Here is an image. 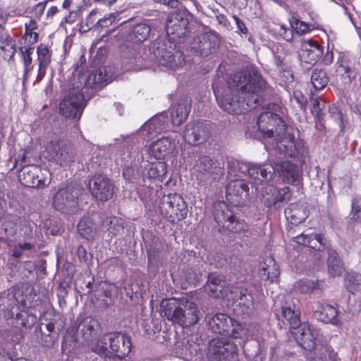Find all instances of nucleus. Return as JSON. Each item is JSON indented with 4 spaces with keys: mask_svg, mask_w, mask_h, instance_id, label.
I'll list each match as a JSON object with an SVG mask.
<instances>
[{
    "mask_svg": "<svg viewBox=\"0 0 361 361\" xmlns=\"http://www.w3.org/2000/svg\"><path fill=\"white\" fill-rule=\"evenodd\" d=\"M329 82V78L324 70H314L311 75V83L316 90H321Z\"/></svg>",
    "mask_w": 361,
    "mask_h": 361,
    "instance_id": "37998d69",
    "label": "nucleus"
},
{
    "mask_svg": "<svg viewBox=\"0 0 361 361\" xmlns=\"http://www.w3.org/2000/svg\"><path fill=\"white\" fill-rule=\"evenodd\" d=\"M214 218L222 227L235 233L244 232L248 226L243 219H236L224 202L214 204Z\"/></svg>",
    "mask_w": 361,
    "mask_h": 361,
    "instance_id": "f8f14e48",
    "label": "nucleus"
},
{
    "mask_svg": "<svg viewBox=\"0 0 361 361\" xmlns=\"http://www.w3.org/2000/svg\"><path fill=\"white\" fill-rule=\"evenodd\" d=\"M219 40L216 32H205L194 39L191 48L201 56H207L214 52L219 46Z\"/></svg>",
    "mask_w": 361,
    "mask_h": 361,
    "instance_id": "5701e85b",
    "label": "nucleus"
},
{
    "mask_svg": "<svg viewBox=\"0 0 361 361\" xmlns=\"http://www.w3.org/2000/svg\"><path fill=\"white\" fill-rule=\"evenodd\" d=\"M311 101V111L314 116L319 121L322 118V110L324 107V102L321 98H313V93H312Z\"/></svg>",
    "mask_w": 361,
    "mask_h": 361,
    "instance_id": "8fccbe9b",
    "label": "nucleus"
},
{
    "mask_svg": "<svg viewBox=\"0 0 361 361\" xmlns=\"http://www.w3.org/2000/svg\"><path fill=\"white\" fill-rule=\"evenodd\" d=\"M35 245L30 243H18L11 249V255L14 258H20L27 251L34 250Z\"/></svg>",
    "mask_w": 361,
    "mask_h": 361,
    "instance_id": "09e8293b",
    "label": "nucleus"
},
{
    "mask_svg": "<svg viewBox=\"0 0 361 361\" xmlns=\"http://www.w3.org/2000/svg\"><path fill=\"white\" fill-rule=\"evenodd\" d=\"M0 49L4 51V58L11 59L16 53V44L6 33H0Z\"/></svg>",
    "mask_w": 361,
    "mask_h": 361,
    "instance_id": "4c0bfd02",
    "label": "nucleus"
},
{
    "mask_svg": "<svg viewBox=\"0 0 361 361\" xmlns=\"http://www.w3.org/2000/svg\"><path fill=\"white\" fill-rule=\"evenodd\" d=\"M236 25H237V27L238 29L239 30L240 32H241L242 33H246L247 32V28L244 24V23L236 16H232Z\"/></svg>",
    "mask_w": 361,
    "mask_h": 361,
    "instance_id": "69168bd1",
    "label": "nucleus"
},
{
    "mask_svg": "<svg viewBox=\"0 0 361 361\" xmlns=\"http://www.w3.org/2000/svg\"><path fill=\"white\" fill-rule=\"evenodd\" d=\"M293 99L300 105L301 108H305L307 105V99L300 91H295L293 92Z\"/></svg>",
    "mask_w": 361,
    "mask_h": 361,
    "instance_id": "e2e57ef3",
    "label": "nucleus"
},
{
    "mask_svg": "<svg viewBox=\"0 0 361 361\" xmlns=\"http://www.w3.org/2000/svg\"><path fill=\"white\" fill-rule=\"evenodd\" d=\"M290 332L298 345L305 350H312L315 348V333L308 323H300Z\"/></svg>",
    "mask_w": 361,
    "mask_h": 361,
    "instance_id": "412c9836",
    "label": "nucleus"
},
{
    "mask_svg": "<svg viewBox=\"0 0 361 361\" xmlns=\"http://www.w3.org/2000/svg\"><path fill=\"white\" fill-rule=\"evenodd\" d=\"M154 54L160 66L167 70L176 71L185 65L183 54L166 44H154Z\"/></svg>",
    "mask_w": 361,
    "mask_h": 361,
    "instance_id": "9d476101",
    "label": "nucleus"
},
{
    "mask_svg": "<svg viewBox=\"0 0 361 361\" xmlns=\"http://www.w3.org/2000/svg\"><path fill=\"white\" fill-rule=\"evenodd\" d=\"M290 25L298 34H303L310 30V26L306 23L298 19L290 20Z\"/></svg>",
    "mask_w": 361,
    "mask_h": 361,
    "instance_id": "bf43d9fd",
    "label": "nucleus"
},
{
    "mask_svg": "<svg viewBox=\"0 0 361 361\" xmlns=\"http://www.w3.org/2000/svg\"><path fill=\"white\" fill-rule=\"evenodd\" d=\"M276 142L273 144V147L280 154L286 156L293 157L296 154L297 147L294 140V137L286 133V130L279 136H275Z\"/></svg>",
    "mask_w": 361,
    "mask_h": 361,
    "instance_id": "cd10ccee",
    "label": "nucleus"
},
{
    "mask_svg": "<svg viewBox=\"0 0 361 361\" xmlns=\"http://www.w3.org/2000/svg\"><path fill=\"white\" fill-rule=\"evenodd\" d=\"M208 355L212 361H236L237 346L230 339L214 338L209 342Z\"/></svg>",
    "mask_w": 361,
    "mask_h": 361,
    "instance_id": "ddd939ff",
    "label": "nucleus"
},
{
    "mask_svg": "<svg viewBox=\"0 0 361 361\" xmlns=\"http://www.w3.org/2000/svg\"><path fill=\"white\" fill-rule=\"evenodd\" d=\"M209 135L208 125L200 121L188 122L182 133L183 140L190 146H199L206 142Z\"/></svg>",
    "mask_w": 361,
    "mask_h": 361,
    "instance_id": "dca6fc26",
    "label": "nucleus"
},
{
    "mask_svg": "<svg viewBox=\"0 0 361 361\" xmlns=\"http://www.w3.org/2000/svg\"><path fill=\"white\" fill-rule=\"evenodd\" d=\"M168 118L164 113L157 115L147 121L136 133L140 140L145 142L160 133L167 127Z\"/></svg>",
    "mask_w": 361,
    "mask_h": 361,
    "instance_id": "a211bd4d",
    "label": "nucleus"
},
{
    "mask_svg": "<svg viewBox=\"0 0 361 361\" xmlns=\"http://www.w3.org/2000/svg\"><path fill=\"white\" fill-rule=\"evenodd\" d=\"M249 178L250 179V181L252 185V188L255 190V191L252 190V192L257 193L261 191L264 204L267 207L276 206L275 186L267 184L268 182H264L262 185H258V190L257 191L256 186L253 183V178L251 177Z\"/></svg>",
    "mask_w": 361,
    "mask_h": 361,
    "instance_id": "7c9ffc66",
    "label": "nucleus"
},
{
    "mask_svg": "<svg viewBox=\"0 0 361 361\" xmlns=\"http://www.w3.org/2000/svg\"><path fill=\"white\" fill-rule=\"evenodd\" d=\"M197 312L196 305L192 301L187 300L178 305L170 302L164 310V315L173 323L188 327L197 323Z\"/></svg>",
    "mask_w": 361,
    "mask_h": 361,
    "instance_id": "423d86ee",
    "label": "nucleus"
},
{
    "mask_svg": "<svg viewBox=\"0 0 361 361\" xmlns=\"http://www.w3.org/2000/svg\"><path fill=\"white\" fill-rule=\"evenodd\" d=\"M281 114H283V107L281 104L274 103L269 104L268 110L259 114L257 124L264 137L279 136L286 130Z\"/></svg>",
    "mask_w": 361,
    "mask_h": 361,
    "instance_id": "39448f33",
    "label": "nucleus"
},
{
    "mask_svg": "<svg viewBox=\"0 0 361 361\" xmlns=\"http://www.w3.org/2000/svg\"><path fill=\"white\" fill-rule=\"evenodd\" d=\"M116 18V15L115 13H111L108 16H105L104 18L100 19L97 22V25L102 27H108L115 21Z\"/></svg>",
    "mask_w": 361,
    "mask_h": 361,
    "instance_id": "680f3d73",
    "label": "nucleus"
},
{
    "mask_svg": "<svg viewBox=\"0 0 361 361\" xmlns=\"http://www.w3.org/2000/svg\"><path fill=\"white\" fill-rule=\"evenodd\" d=\"M280 274L279 267L275 259L271 257H267L260 262L258 269V276L262 281H276Z\"/></svg>",
    "mask_w": 361,
    "mask_h": 361,
    "instance_id": "bb28decb",
    "label": "nucleus"
},
{
    "mask_svg": "<svg viewBox=\"0 0 361 361\" xmlns=\"http://www.w3.org/2000/svg\"><path fill=\"white\" fill-rule=\"evenodd\" d=\"M188 13L187 11L178 10L171 13L166 20V30L168 35H173V39L185 35L188 25Z\"/></svg>",
    "mask_w": 361,
    "mask_h": 361,
    "instance_id": "aec40b11",
    "label": "nucleus"
},
{
    "mask_svg": "<svg viewBox=\"0 0 361 361\" xmlns=\"http://www.w3.org/2000/svg\"><path fill=\"white\" fill-rule=\"evenodd\" d=\"M282 314L292 331L300 324V312L295 304H286L281 307Z\"/></svg>",
    "mask_w": 361,
    "mask_h": 361,
    "instance_id": "c9c22d12",
    "label": "nucleus"
},
{
    "mask_svg": "<svg viewBox=\"0 0 361 361\" xmlns=\"http://www.w3.org/2000/svg\"><path fill=\"white\" fill-rule=\"evenodd\" d=\"M46 157L61 166H66L73 161L75 152L73 147L68 144L58 140H54L47 144L45 149Z\"/></svg>",
    "mask_w": 361,
    "mask_h": 361,
    "instance_id": "2eb2a0df",
    "label": "nucleus"
},
{
    "mask_svg": "<svg viewBox=\"0 0 361 361\" xmlns=\"http://www.w3.org/2000/svg\"><path fill=\"white\" fill-rule=\"evenodd\" d=\"M78 229L80 234L85 239L90 240L94 238L95 228L87 220H81L78 224Z\"/></svg>",
    "mask_w": 361,
    "mask_h": 361,
    "instance_id": "49530a36",
    "label": "nucleus"
},
{
    "mask_svg": "<svg viewBox=\"0 0 361 361\" xmlns=\"http://www.w3.org/2000/svg\"><path fill=\"white\" fill-rule=\"evenodd\" d=\"M345 283L351 293L361 290V274L356 272L348 273L345 278Z\"/></svg>",
    "mask_w": 361,
    "mask_h": 361,
    "instance_id": "c03bdc74",
    "label": "nucleus"
},
{
    "mask_svg": "<svg viewBox=\"0 0 361 361\" xmlns=\"http://www.w3.org/2000/svg\"><path fill=\"white\" fill-rule=\"evenodd\" d=\"M110 233L116 235L123 230V220L118 217H112L109 220V228Z\"/></svg>",
    "mask_w": 361,
    "mask_h": 361,
    "instance_id": "6e6d98bb",
    "label": "nucleus"
},
{
    "mask_svg": "<svg viewBox=\"0 0 361 361\" xmlns=\"http://www.w3.org/2000/svg\"><path fill=\"white\" fill-rule=\"evenodd\" d=\"M249 188L241 179L231 180L226 187V196L228 202L235 206L245 202L248 196Z\"/></svg>",
    "mask_w": 361,
    "mask_h": 361,
    "instance_id": "4be33fe9",
    "label": "nucleus"
},
{
    "mask_svg": "<svg viewBox=\"0 0 361 361\" xmlns=\"http://www.w3.org/2000/svg\"><path fill=\"white\" fill-rule=\"evenodd\" d=\"M33 48H25L24 50L21 49L24 64V74L27 75L32 69V66H31L32 59L31 57V54L32 53Z\"/></svg>",
    "mask_w": 361,
    "mask_h": 361,
    "instance_id": "5fc2aeb1",
    "label": "nucleus"
},
{
    "mask_svg": "<svg viewBox=\"0 0 361 361\" xmlns=\"http://www.w3.org/2000/svg\"><path fill=\"white\" fill-rule=\"evenodd\" d=\"M89 188L92 195L97 200L106 202L111 199L114 192V187L105 176L97 174L89 181Z\"/></svg>",
    "mask_w": 361,
    "mask_h": 361,
    "instance_id": "f3484780",
    "label": "nucleus"
},
{
    "mask_svg": "<svg viewBox=\"0 0 361 361\" xmlns=\"http://www.w3.org/2000/svg\"><path fill=\"white\" fill-rule=\"evenodd\" d=\"M35 176H37L36 166L33 165L24 167L19 175V178L23 185L35 188Z\"/></svg>",
    "mask_w": 361,
    "mask_h": 361,
    "instance_id": "a19ab883",
    "label": "nucleus"
},
{
    "mask_svg": "<svg viewBox=\"0 0 361 361\" xmlns=\"http://www.w3.org/2000/svg\"><path fill=\"white\" fill-rule=\"evenodd\" d=\"M336 73L338 75H341V79L345 84L350 83L351 81V69L348 67L347 63L341 61L337 66Z\"/></svg>",
    "mask_w": 361,
    "mask_h": 361,
    "instance_id": "603ef678",
    "label": "nucleus"
},
{
    "mask_svg": "<svg viewBox=\"0 0 361 361\" xmlns=\"http://www.w3.org/2000/svg\"><path fill=\"white\" fill-rule=\"evenodd\" d=\"M168 165L164 161L147 164L143 171V180L156 185L161 183L166 178Z\"/></svg>",
    "mask_w": 361,
    "mask_h": 361,
    "instance_id": "393cba45",
    "label": "nucleus"
},
{
    "mask_svg": "<svg viewBox=\"0 0 361 361\" xmlns=\"http://www.w3.org/2000/svg\"><path fill=\"white\" fill-rule=\"evenodd\" d=\"M204 289L207 293L211 297L221 298L226 296L228 300L230 299V293L228 294L227 293V290H224L223 286H219V285L216 286L207 281Z\"/></svg>",
    "mask_w": 361,
    "mask_h": 361,
    "instance_id": "de8ad7c7",
    "label": "nucleus"
},
{
    "mask_svg": "<svg viewBox=\"0 0 361 361\" xmlns=\"http://www.w3.org/2000/svg\"><path fill=\"white\" fill-rule=\"evenodd\" d=\"M149 25L142 23L134 26L132 32L130 34V39L135 42H140L145 40L149 34Z\"/></svg>",
    "mask_w": 361,
    "mask_h": 361,
    "instance_id": "58836bf2",
    "label": "nucleus"
},
{
    "mask_svg": "<svg viewBox=\"0 0 361 361\" xmlns=\"http://www.w3.org/2000/svg\"><path fill=\"white\" fill-rule=\"evenodd\" d=\"M80 190V186L73 183L60 188L53 197L54 207L63 214H75L79 209L78 196Z\"/></svg>",
    "mask_w": 361,
    "mask_h": 361,
    "instance_id": "0eeeda50",
    "label": "nucleus"
},
{
    "mask_svg": "<svg viewBox=\"0 0 361 361\" xmlns=\"http://www.w3.org/2000/svg\"><path fill=\"white\" fill-rule=\"evenodd\" d=\"M112 73L110 67L104 66L91 73L87 80L86 85L93 87L97 85L106 84L111 80Z\"/></svg>",
    "mask_w": 361,
    "mask_h": 361,
    "instance_id": "2f4dec72",
    "label": "nucleus"
},
{
    "mask_svg": "<svg viewBox=\"0 0 361 361\" xmlns=\"http://www.w3.org/2000/svg\"><path fill=\"white\" fill-rule=\"evenodd\" d=\"M280 34L282 35H283V38L287 40V41H289L292 39V31L291 30H287L283 26H281V32Z\"/></svg>",
    "mask_w": 361,
    "mask_h": 361,
    "instance_id": "774afa93",
    "label": "nucleus"
},
{
    "mask_svg": "<svg viewBox=\"0 0 361 361\" xmlns=\"http://www.w3.org/2000/svg\"><path fill=\"white\" fill-rule=\"evenodd\" d=\"M290 188L288 187H284L281 189H277L275 187V198H276V205L282 202L285 200H288L290 198Z\"/></svg>",
    "mask_w": 361,
    "mask_h": 361,
    "instance_id": "13d9d810",
    "label": "nucleus"
},
{
    "mask_svg": "<svg viewBox=\"0 0 361 361\" xmlns=\"http://www.w3.org/2000/svg\"><path fill=\"white\" fill-rule=\"evenodd\" d=\"M190 111V105L189 102L186 100L173 106L171 111L172 124L174 126H180L186 120Z\"/></svg>",
    "mask_w": 361,
    "mask_h": 361,
    "instance_id": "473e14b6",
    "label": "nucleus"
},
{
    "mask_svg": "<svg viewBox=\"0 0 361 361\" xmlns=\"http://www.w3.org/2000/svg\"><path fill=\"white\" fill-rule=\"evenodd\" d=\"M85 106L82 90L79 87L71 89L61 100L60 113L66 118H80Z\"/></svg>",
    "mask_w": 361,
    "mask_h": 361,
    "instance_id": "9b49d317",
    "label": "nucleus"
},
{
    "mask_svg": "<svg viewBox=\"0 0 361 361\" xmlns=\"http://www.w3.org/2000/svg\"><path fill=\"white\" fill-rule=\"evenodd\" d=\"M99 286L106 298L103 300L102 303L105 305H109L112 302L113 300L116 298V288L114 284H110L106 281L102 282Z\"/></svg>",
    "mask_w": 361,
    "mask_h": 361,
    "instance_id": "a18cd8bd",
    "label": "nucleus"
},
{
    "mask_svg": "<svg viewBox=\"0 0 361 361\" xmlns=\"http://www.w3.org/2000/svg\"><path fill=\"white\" fill-rule=\"evenodd\" d=\"M135 142H144L136 133L125 137L122 148L118 152L116 158L118 164L128 165L136 161L138 157L139 149L137 147L133 146V144L135 145Z\"/></svg>",
    "mask_w": 361,
    "mask_h": 361,
    "instance_id": "6ab92c4d",
    "label": "nucleus"
},
{
    "mask_svg": "<svg viewBox=\"0 0 361 361\" xmlns=\"http://www.w3.org/2000/svg\"><path fill=\"white\" fill-rule=\"evenodd\" d=\"M97 325V322L91 318H85L77 326L69 327L63 337L62 348L68 347L75 348L80 341H86L90 339Z\"/></svg>",
    "mask_w": 361,
    "mask_h": 361,
    "instance_id": "1a4fd4ad",
    "label": "nucleus"
},
{
    "mask_svg": "<svg viewBox=\"0 0 361 361\" xmlns=\"http://www.w3.org/2000/svg\"><path fill=\"white\" fill-rule=\"evenodd\" d=\"M178 142V136L176 134L164 136L145 145L143 149L145 153L142 157L147 161L152 159H164L176 150Z\"/></svg>",
    "mask_w": 361,
    "mask_h": 361,
    "instance_id": "6e6552de",
    "label": "nucleus"
},
{
    "mask_svg": "<svg viewBox=\"0 0 361 361\" xmlns=\"http://www.w3.org/2000/svg\"><path fill=\"white\" fill-rule=\"evenodd\" d=\"M209 327L215 334L231 336L235 338H240L245 334L238 323L232 318L224 314H217L208 322Z\"/></svg>",
    "mask_w": 361,
    "mask_h": 361,
    "instance_id": "4468645a",
    "label": "nucleus"
},
{
    "mask_svg": "<svg viewBox=\"0 0 361 361\" xmlns=\"http://www.w3.org/2000/svg\"><path fill=\"white\" fill-rule=\"evenodd\" d=\"M351 219L355 221L361 220V198H354L352 201Z\"/></svg>",
    "mask_w": 361,
    "mask_h": 361,
    "instance_id": "4d7b16f0",
    "label": "nucleus"
},
{
    "mask_svg": "<svg viewBox=\"0 0 361 361\" xmlns=\"http://www.w3.org/2000/svg\"><path fill=\"white\" fill-rule=\"evenodd\" d=\"M25 227V235H30L32 233V228L30 224L25 221L22 220L18 216L15 214H7L6 221L3 224L4 229L6 233L8 235H14L18 231V227Z\"/></svg>",
    "mask_w": 361,
    "mask_h": 361,
    "instance_id": "c85d7f7f",
    "label": "nucleus"
},
{
    "mask_svg": "<svg viewBox=\"0 0 361 361\" xmlns=\"http://www.w3.org/2000/svg\"><path fill=\"white\" fill-rule=\"evenodd\" d=\"M319 286L317 281L303 279L298 282L297 288L303 293H308L317 289Z\"/></svg>",
    "mask_w": 361,
    "mask_h": 361,
    "instance_id": "3c124183",
    "label": "nucleus"
},
{
    "mask_svg": "<svg viewBox=\"0 0 361 361\" xmlns=\"http://www.w3.org/2000/svg\"><path fill=\"white\" fill-rule=\"evenodd\" d=\"M47 1L39 2L35 6L34 11L37 16H40L44 13Z\"/></svg>",
    "mask_w": 361,
    "mask_h": 361,
    "instance_id": "338daca9",
    "label": "nucleus"
},
{
    "mask_svg": "<svg viewBox=\"0 0 361 361\" xmlns=\"http://www.w3.org/2000/svg\"><path fill=\"white\" fill-rule=\"evenodd\" d=\"M238 171L240 173L247 174L248 177L253 178V183L258 190V185H262L271 180L275 171L279 174L282 181L285 183L293 184L299 180L301 172L298 166L290 161H282L271 164H253L247 162L238 163Z\"/></svg>",
    "mask_w": 361,
    "mask_h": 361,
    "instance_id": "f03ea898",
    "label": "nucleus"
},
{
    "mask_svg": "<svg viewBox=\"0 0 361 361\" xmlns=\"http://www.w3.org/2000/svg\"><path fill=\"white\" fill-rule=\"evenodd\" d=\"M215 162L209 157L203 155L199 157L193 165V170L200 175H207L212 173Z\"/></svg>",
    "mask_w": 361,
    "mask_h": 361,
    "instance_id": "e433bc0d",
    "label": "nucleus"
},
{
    "mask_svg": "<svg viewBox=\"0 0 361 361\" xmlns=\"http://www.w3.org/2000/svg\"><path fill=\"white\" fill-rule=\"evenodd\" d=\"M208 281H209L210 283H214L215 286H223L224 287V290H227L226 288V281H225V278L223 275H221V274H215V273H213V274H211L209 275V277H208Z\"/></svg>",
    "mask_w": 361,
    "mask_h": 361,
    "instance_id": "052dcab7",
    "label": "nucleus"
},
{
    "mask_svg": "<svg viewBox=\"0 0 361 361\" xmlns=\"http://www.w3.org/2000/svg\"><path fill=\"white\" fill-rule=\"evenodd\" d=\"M37 176H35V188H43L48 186L51 182V173L47 169H42L36 166Z\"/></svg>",
    "mask_w": 361,
    "mask_h": 361,
    "instance_id": "79ce46f5",
    "label": "nucleus"
},
{
    "mask_svg": "<svg viewBox=\"0 0 361 361\" xmlns=\"http://www.w3.org/2000/svg\"><path fill=\"white\" fill-rule=\"evenodd\" d=\"M266 82L252 66L235 73L228 86L219 89L213 86L219 106L229 114H243L255 108L262 102Z\"/></svg>",
    "mask_w": 361,
    "mask_h": 361,
    "instance_id": "f257e3e1",
    "label": "nucleus"
},
{
    "mask_svg": "<svg viewBox=\"0 0 361 361\" xmlns=\"http://www.w3.org/2000/svg\"><path fill=\"white\" fill-rule=\"evenodd\" d=\"M131 346L128 336L121 333H114L104 336L92 347V350L104 357L114 354L122 358L129 354Z\"/></svg>",
    "mask_w": 361,
    "mask_h": 361,
    "instance_id": "20e7f679",
    "label": "nucleus"
},
{
    "mask_svg": "<svg viewBox=\"0 0 361 361\" xmlns=\"http://www.w3.org/2000/svg\"><path fill=\"white\" fill-rule=\"evenodd\" d=\"M37 60L39 62L37 81H41L45 75L47 68L50 62L51 54L46 45L41 44L37 47Z\"/></svg>",
    "mask_w": 361,
    "mask_h": 361,
    "instance_id": "72a5a7b5",
    "label": "nucleus"
},
{
    "mask_svg": "<svg viewBox=\"0 0 361 361\" xmlns=\"http://www.w3.org/2000/svg\"><path fill=\"white\" fill-rule=\"evenodd\" d=\"M133 173V168L129 167L128 166H126V167L124 168L123 171V176L126 180H127L128 181H133L135 178L132 176Z\"/></svg>",
    "mask_w": 361,
    "mask_h": 361,
    "instance_id": "0e129e2a",
    "label": "nucleus"
},
{
    "mask_svg": "<svg viewBox=\"0 0 361 361\" xmlns=\"http://www.w3.org/2000/svg\"><path fill=\"white\" fill-rule=\"evenodd\" d=\"M188 213V208L185 202L182 199V202L176 201L174 205L175 221H181L184 219Z\"/></svg>",
    "mask_w": 361,
    "mask_h": 361,
    "instance_id": "864d4df0",
    "label": "nucleus"
},
{
    "mask_svg": "<svg viewBox=\"0 0 361 361\" xmlns=\"http://www.w3.org/2000/svg\"><path fill=\"white\" fill-rule=\"evenodd\" d=\"M322 55L323 49L317 41L307 39L301 42L299 56L302 62L314 64Z\"/></svg>",
    "mask_w": 361,
    "mask_h": 361,
    "instance_id": "b1692460",
    "label": "nucleus"
},
{
    "mask_svg": "<svg viewBox=\"0 0 361 361\" xmlns=\"http://www.w3.org/2000/svg\"><path fill=\"white\" fill-rule=\"evenodd\" d=\"M313 311L314 316L319 321L336 326H341V323L338 318V311L334 306L318 302L315 303Z\"/></svg>",
    "mask_w": 361,
    "mask_h": 361,
    "instance_id": "a878e982",
    "label": "nucleus"
},
{
    "mask_svg": "<svg viewBox=\"0 0 361 361\" xmlns=\"http://www.w3.org/2000/svg\"><path fill=\"white\" fill-rule=\"evenodd\" d=\"M295 242L322 252L324 257L327 255V271L329 275L336 276L343 271V264L338 252L329 247L328 241L322 235L317 233H302L295 237Z\"/></svg>",
    "mask_w": 361,
    "mask_h": 361,
    "instance_id": "7ed1b4c3",
    "label": "nucleus"
},
{
    "mask_svg": "<svg viewBox=\"0 0 361 361\" xmlns=\"http://www.w3.org/2000/svg\"><path fill=\"white\" fill-rule=\"evenodd\" d=\"M230 298L244 308V313L249 314L254 309L253 297L247 289L235 288L230 291Z\"/></svg>",
    "mask_w": 361,
    "mask_h": 361,
    "instance_id": "c756f323",
    "label": "nucleus"
},
{
    "mask_svg": "<svg viewBox=\"0 0 361 361\" xmlns=\"http://www.w3.org/2000/svg\"><path fill=\"white\" fill-rule=\"evenodd\" d=\"M182 202V197L176 194L164 197L161 201L160 210L161 214L171 221H175L174 205L176 201Z\"/></svg>",
    "mask_w": 361,
    "mask_h": 361,
    "instance_id": "f704fd0d",
    "label": "nucleus"
},
{
    "mask_svg": "<svg viewBox=\"0 0 361 361\" xmlns=\"http://www.w3.org/2000/svg\"><path fill=\"white\" fill-rule=\"evenodd\" d=\"M312 361H338V355L330 346H321Z\"/></svg>",
    "mask_w": 361,
    "mask_h": 361,
    "instance_id": "ea45409f",
    "label": "nucleus"
}]
</instances>
